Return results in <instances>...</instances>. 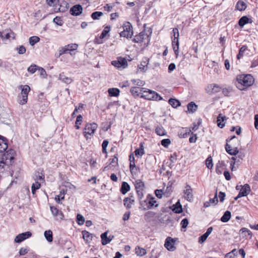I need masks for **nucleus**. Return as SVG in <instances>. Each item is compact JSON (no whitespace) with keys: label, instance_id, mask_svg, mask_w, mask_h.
Wrapping results in <instances>:
<instances>
[{"label":"nucleus","instance_id":"nucleus-1","mask_svg":"<svg viewBox=\"0 0 258 258\" xmlns=\"http://www.w3.org/2000/svg\"><path fill=\"white\" fill-rule=\"evenodd\" d=\"M254 80L252 75L249 74H242L236 76L235 84L240 90H244L251 86L254 83Z\"/></svg>","mask_w":258,"mask_h":258},{"label":"nucleus","instance_id":"nucleus-2","mask_svg":"<svg viewBox=\"0 0 258 258\" xmlns=\"http://www.w3.org/2000/svg\"><path fill=\"white\" fill-rule=\"evenodd\" d=\"M150 40L149 35L147 34L145 31H143L139 35L135 36L133 41L136 43L134 46L137 48V53L148 45Z\"/></svg>","mask_w":258,"mask_h":258},{"label":"nucleus","instance_id":"nucleus-3","mask_svg":"<svg viewBox=\"0 0 258 258\" xmlns=\"http://www.w3.org/2000/svg\"><path fill=\"white\" fill-rule=\"evenodd\" d=\"M142 98L148 100H162L163 98L155 91L148 89H145Z\"/></svg>","mask_w":258,"mask_h":258},{"label":"nucleus","instance_id":"nucleus-4","mask_svg":"<svg viewBox=\"0 0 258 258\" xmlns=\"http://www.w3.org/2000/svg\"><path fill=\"white\" fill-rule=\"evenodd\" d=\"M172 32L173 33V37H172V44L173 49L176 57L178 55L179 53V32L178 30L176 28L173 29Z\"/></svg>","mask_w":258,"mask_h":258},{"label":"nucleus","instance_id":"nucleus-5","mask_svg":"<svg viewBox=\"0 0 258 258\" xmlns=\"http://www.w3.org/2000/svg\"><path fill=\"white\" fill-rule=\"evenodd\" d=\"M156 203L155 198L148 197L145 200L141 201V205L143 210H146L154 206L157 207V205H155Z\"/></svg>","mask_w":258,"mask_h":258},{"label":"nucleus","instance_id":"nucleus-6","mask_svg":"<svg viewBox=\"0 0 258 258\" xmlns=\"http://www.w3.org/2000/svg\"><path fill=\"white\" fill-rule=\"evenodd\" d=\"M221 90V88L219 85L216 84H211L208 85L205 91L207 93L210 95L214 94L219 92Z\"/></svg>","mask_w":258,"mask_h":258},{"label":"nucleus","instance_id":"nucleus-7","mask_svg":"<svg viewBox=\"0 0 258 258\" xmlns=\"http://www.w3.org/2000/svg\"><path fill=\"white\" fill-rule=\"evenodd\" d=\"M97 127V124L95 123H87L86 124L85 130L84 132V136L88 138L87 135H93Z\"/></svg>","mask_w":258,"mask_h":258},{"label":"nucleus","instance_id":"nucleus-8","mask_svg":"<svg viewBox=\"0 0 258 258\" xmlns=\"http://www.w3.org/2000/svg\"><path fill=\"white\" fill-rule=\"evenodd\" d=\"M250 187L249 184H245L240 188V191L238 196L235 198V200H237L238 198L242 197L247 196L250 192Z\"/></svg>","mask_w":258,"mask_h":258},{"label":"nucleus","instance_id":"nucleus-9","mask_svg":"<svg viewBox=\"0 0 258 258\" xmlns=\"http://www.w3.org/2000/svg\"><path fill=\"white\" fill-rule=\"evenodd\" d=\"M135 186L139 197L141 198L143 196L144 183L141 180L138 179L135 182Z\"/></svg>","mask_w":258,"mask_h":258},{"label":"nucleus","instance_id":"nucleus-10","mask_svg":"<svg viewBox=\"0 0 258 258\" xmlns=\"http://www.w3.org/2000/svg\"><path fill=\"white\" fill-rule=\"evenodd\" d=\"M111 160L109 164L105 166L103 171H108L110 169L112 170H114L115 168L118 165V158L116 156H114V157L112 159H110L109 161Z\"/></svg>","mask_w":258,"mask_h":258},{"label":"nucleus","instance_id":"nucleus-11","mask_svg":"<svg viewBox=\"0 0 258 258\" xmlns=\"http://www.w3.org/2000/svg\"><path fill=\"white\" fill-rule=\"evenodd\" d=\"M175 240L170 237H168L165 240L164 246L169 251H173L175 250Z\"/></svg>","mask_w":258,"mask_h":258},{"label":"nucleus","instance_id":"nucleus-12","mask_svg":"<svg viewBox=\"0 0 258 258\" xmlns=\"http://www.w3.org/2000/svg\"><path fill=\"white\" fill-rule=\"evenodd\" d=\"M184 193V198L188 201H192L194 199L193 195H192V189L191 186L186 184L184 187V190L183 191Z\"/></svg>","mask_w":258,"mask_h":258},{"label":"nucleus","instance_id":"nucleus-13","mask_svg":"<svg viewBox=\"0 0 258 258\" xmlns=\"http://www.w3.org/2000/svg\"><path fill=\"white\" fill-rule=\"evenodd\" d=\"M111 64L115 67L118 68H125L127 67V61L124 58L119 57L117 60H113L111 61Z\"/></svg>","mask_w":258,"mask_h":258},{"label":"nucleus","instance_id":"nucleus-14","mask_svg":"<svg viewBox=\"0 0 258 258\" xmlns=\"http://www.w3.org/2000/svg\"><path fill=\"white\" fill-rule=\"evenodd\" d=\"M83 11V8L80 4L73 6L70 10V13L72 16H79Z\"/></svg>","mask_w":258,"mask_h":258},{"label":"nucleus","instance_id":"nucleus-15","mask_svg":"<svg viewBox=\"0 0 258 258\" xmlns=\"http://www.w3.org/2000/svg\"><path fill=\"white\" fill-rule=\"evenodd\" d=\"M31 235V233L29 231L19 234L16 237L15 242L16 243H20L26 239L30 237Z\"/></svg>","mask_w":258,"mask_h":258},{"label":"nucleus","instance_id":"nucleus-16","mask_svg":"<svg viewBox=\"0 0 258 258\" xmlns=\"http://www.w3.org/2000/svg\"><path fill=\"white\" fill-rule=\"evenodd\" d=\"M149 62V58L144 57L140 65L138 66V70L141 72H144L148 69V65Z\"/></svg>","mask_w":258,"mask_h":258},{"label":"nucleus","instance_id":"nucleus-17","mask_svg":"<svg viewBox=\"0 0 258 258\" xmlns=\"http://www.w3.org/2000/svg\"><path fill=\"white\" fill-rule=\"evenodd\" d=\"M145 88L141 87H132L131 92L134 96H139L142 98Z\"/></svg>","mask_w":258,"mask_h":258},{"label":"nucleus","instance_id":"nucleus-18","mask_svg":"<svg viewBox=\"0 0 258 258\" xmlns=\"http://www.w3.org/2000/svg\"><path fill=\"white\" fill-rule=\"evenodd\" d=\"M8 147V140L6 138L0 136V152L5 151Z\"/></svg>","mask_w":258,"mask_h":258},{"label":"nucleus","instance_id":"nucleus-19","mask_svg":"<svg viewBox=\"0 0 258 258\" xmlns=\"http://www.w3.org/2000/svg\"><path fill=\"white\" fill-rule=\"evenodd\" d=\"M50 208L51 213L53 215V216L60 220H62L63 219V215L62 213H61V212L59 211L57 208L53 206H50Z\"/></svg>","mask_w":258,"mask_h":258},{"label":"nucleus","instance_id":"nucleus-20","mask_svg":"<svg viewBox=\"0 0 258 258\" xmlns=\"http://www.w3.org/2000/svg\"><path fill=\"white\" fill-rule=\"evenodd\" d=\"M3 34L4 37L3 40L9 39L12 38L14 39L15 38L16 34L14 33L11 30H7L5 32H2Z\"/></svg>","mask_w":258,"mask_h":258},{"label":"nucleus","instance_id":"nucleus-21","mask_svg":"<svg viewBox=\"0 0 258 258\" xmlns=\"http://www.w3.org/2000/svg\"><path fill=\"white\" fill-rule=\"evenodd\" d=\"M131 157L130 155V172L132 173L133 177L135 178L139 174L140 171L139 168L135 166L134 162H133V164L131 163Z\"/></svg>","mask_w":258,"mask_h":258},{"label":"nucleus","instance_id":"nucleus-22","mask_svg":"<svg viewBox=\"0 0 258 258\" xmlns=\"http://www.w3.org/2000/svg\"><path fill=\"white\" fill-rule=\"evenodd\" d=\"M212 230L213 228L212 227L208 228L206 233L199 238V242L201 244L204 243L209 235L211 233Z\"/></svg>","mask_w":258,"mask_h":258},{"label":"nucleus","instance_id":"nucleus-23","mask_svg":"<svg viewBox=\"0 0 258 258\" xmlns=\"http://www.w3.org/2000/svg\"><path fill=\"white\" fill-rule=\"evenodd\" d=\"M225 149L226 152L231 155H236L239 152L237 148H232V147L228 144H226Z\"/></svg>","mask_w":258,"mask_h":258},{"label":"nucleus","instance_id":"nucleus-24","mask_svg":"<svg viewBox=\"0 0 258 258\" xmlns=\"http://www.w3.org/2000/svg\"><path fill=\"white\" fill-rule=\"evenodd\" d=\"M129 22H126L123 26V31L120 32V36L121 37H126L128 38L129 37Z\"/></svg>","mask_w":258,"mask_h":258},{"label":"nucleus","instance_id":"nucleus-25","mask_svg":"<svg viewBox=\"0 0 258 258\" xmlns=\"http://www.w3.org/2000/svg\"><path fill=\"white\" fill-rule=\"evenodd\" d=\"M226 119L225 116L223 115L222 114H219L217 119V125L220 128H223L225 124V121Z\"/></svg>","mask_w":258,"mask_h":258},{"label":"nucleus","instance_id":"nucleus-26","mask_svg":"<svg viewBox=\"0 0 258 258\" xmlns=\"http://www.w3.org/2000/svg\"><path fill=\"white\" fill-rule=\"evenodd\" d=\"M108 232L106 231L101 235V243L103 245H105L112 240V238H110V237H107Z\"/></svg>","mask_w":258,"mask_h":258},{"label":"nucleus","instance_id":"nucleus-27","mask_svg":"<svg viewBox=\"0 0 258 258\" xmlns=\"http://www.w3.org/2000/svg\"><path fill=\"white\" fill-rule=\"evenodd\" d=\"M9 154H4L3 156L2 159L0 161V168H4V166L7 164V160L9 158L10 161L14 159V157L12 156L8 157Z\"/></svg>","mask_w":258,"mask_h":258},{"label":"nucleus","instance_id":"nucleus-28","mask_svg":"<svg viewBox=\"0 0 258 258\" xmlns=\"http://www.w3.org/2000/svg\"><path fill=\"white\" fill-rule=\"evenodd\" d=\"M59 80L67 84H70L73 81L72 79L66 77L63 73L59 74Z\"/></svg>","mask_w":258,"mask_h":258},{"label":"nucleus","instance_id":"nucleus-29","mask_svg":"<svg viewBox=\"0 0 258 258\" xmlns=\"http://www.w3.org/2000/svg\"><path fill=\"white\" fill-rule=\"evenodd\" d=\"M109 95L111 97H117L119 95L120 90L118 88H111L108 90Z\"/></svg>","mask_w":258,"mask_h":258},{"label":"nucleus","instance_id":"nucleus-30","mask_svg":"<svg viewBox=\"0 0 258 258\" xmlns=\"http://www.w3.org/2000/svg\"><path fill=\"white\" fill-rule=\"evenodd\" d=\"M246 5L244 2L238 1L236 5V9L239 11H242L246 9Z\"/></svg>","mask_w":258,"mask_h":258},{"label":"nucleus","instance_id":"nucleus-31","mask_svg":"<svg viewBox=\"0 0 258 258\" xmlns=\"http://www.w3.org/2000/svg\"><path fill=\"white\" fill-rule=\"evenodd\" d=\"M44 235L48 242H51L53 241L52 232L50 230H46L44 233Z\"/></svg>","mask_w":258,"mask_h":258},{"label":"nucleus","instance_id":"nucleus-32","mask_svg":"<svg viewBox=\"0 0 258 258\" xmlns=\"http://www.w3.org/2000/svg\"><path fill=\"white\" fill-rule=\"evenodd\" d=\"M120 190L123 195H125L129 191V184L128 183L125 181L122 182Z\"/></svg>","mask_w":258,"mask_h":258},{"label":"nucleus","instance_id":"nucleus-33","mask_svg":"<svg viewBox=\"0 0 258 258\" xmlns=\"http://www.w3.org/2000/svg\"><path fill=\"white\" fill-rule=\"evenodd\" d=\"M156 134L160 136H165L167 134L166 130L162 126H158L156 127Z\"/></svg>","mask_w":258,"mask_h":258},{"label":"nucleus","instance_id":"nucleus-34","mask_svg":"<svg viewBox=\"0 0 258 258\" xmlns=\"http://www.w3.org/2000/svg\"><path fill=\"white\" fill-rule=\"evenodd\" d=\"M231 218V213L230 212L227 211H226L224 215L221 218V220L223 222H228Z\"/></svg>","mask_w":258,"mask_h":258},{"label":"nucleus","instance_id":"nucleus-35","mask_svg":"<svg viewBox=\"0 0 258 258\" xmlns=\"http://www.w3.org/2000/svg\"><path fill=\"white\" fill-rule=\"evenodd\" d=\"M65 192L64 190H62L60 191V194L59 195H56L55 197V200L56 202L58 204H61L60 202V200H63L64 199V195Z\"/></svg>","mask_w":258,"mask_h":258},{"label":"nucleus","instance_id":"nucleus-36","mask_svg":"<svg viewBox=\"0 0 258 258\" xmlns=\"http://www.w3.org/2000/svg\"><path fill=\"white\" fill-rule=\"evenodd\" d=\"M198 108V106L194 102H191L187 105V109L189 112H195Z\"/></svg>","mask_w":258,"mask_h":258},{"label":"nucleus","instance_id":"nucleus-37","mask_svg":"<svg viewBox=\"0 0 258 258\" xmlns=\"http://www.w3.org/2000/svg\"><path fill=\"white\" fill-rule=\"evenodd\" d=\"M168 102L174 108H176L180 105V102L175 99L170 98Z\"/></svg>","mask_w":258,"mask_h":258},{"label":"nucleus","instance_id":"nucleus-38","mask_svg":"<svg viewBox=\"0 0 258 258\" xmlns=\"http://www.w3.org/2000/svg\"><path fill=\"white\" fill-rule=\"evenodd\" d=\"M249 21V19L246 16L242 17L239 20L238 24L240 26L243 27L245 24H247Z\"/></svg>","mask_w":258,"mask_h":258},{"label":"nucleus","instance_id":"nucleus-39","mask_svg":"<svg viewBox=\"0 0 258 258\" xmlns=\"http://www.w3.org/2000/svg\"><path fill=\"white\" fill-rule=\"evenodd\" d=\"M44 178V175L42 173V171H41V172H39L38 171L37 173H35L34 179L35 181H38V180H43Z\"/></svg>","mask_w":258,"mask_h":258},{"label":"nucleus","instance_id":"nucleus-40","mask_svg":"<svg viewBox=\"0 0 258 258\" xmlns=\"http://www.w3.org/2000/svg\"><path fill=\"white\" fill-rule=\"evenodd\" d=\"M136 253L138 256H143L146 254V250L143 248L137 247L136 248Z\"/></svg>","mask_w":258,"mask_h":258},{"label":"nucleus","instance_id":"nucleus-41","mask_svg":"<svg viewBox=\"0 0 258 258\" xmlns=\"http://www.w3.org/2000/svg\"><path fill=\"white\" fill-rule=\"evenodd\" d=\"M240 233L241 234H244L243 236V237L247 236L246 233L248 235L250 236V237H252V232L246 228H242L240 230Z\"/></svg>","mask_w":258,"mask_h":258},{"label":"nucleus","instance_id":"nucleus-42","mask_svg":"<svg viewBox=\"0 0 258 258\" xmlns=\"http://www.w3.org/2000/svg\"><path fill=\"white\" fill-rule=\"evenodd\" d=\"M39 40L40 38L36 36L30 37L29 39V43L31 46L35 45L36 43L39 42Z\"/></svg>","mask_w":258,"mask_h":258},{"label":"nucleus","instance_id":"nucleus-43","mask_svg":"<svg viewBox=\"0 0 258 258\" xmlns=\"http://www.w3.org/2000/svg\"><path fill=\"white\" fill-rule=\"evenodd\" d=\"M119 87L124 91L127 92L129 88V83L128 81L122 82L119 83Z\"/></svg>","mask_w":258,"mask_h":258},{"label":"nucleus","instance_id":"nucleus-44","mask_svg":"<svg viewBox=\"0 0 258 258\" xmlns=\"http://www.w3.org/2000/svg\"><path fill=\"white\" fill-rule=\"evenodd\" d=\"M247 49V47L246 46H242L240 49H239V53L237 55V59H239L241 57H242L244 53V52Z\"/></svg>","mask_w":258,"mask_h":258},{"label":"nucleus","instance_id":"nucleus-45","mask_svg":"<svg viewBox=\"0 0 258 258\" xmlns=\"http://www.w3.org/2000/svg\"><path fill=\"white\" fill-rule=\"evenodd\" d=\"M182 206L178 201L177 202L174 206V208L173 209V211L176 213H180L182 212Z\"/></svg>","mask_w":258,"mask_h":258},{"label":"nucleus","instance_id":"nucleus-46","mask_svg":"<svg viewBox=\"0 0 258 258\" xmlns=\"http://www.w3.org/2000/svg\"><path fill=\"white\" fill-rule=\"evenodd\" d=\"M18 97H19L18 101L20 104L23 105V104H25L27 102V99H28V96L25 95H21V96L19 95L18 96Z\"/></svg>","mask_w":258,"mask_h":258},{"label":"nucleus","instance_id":"nucleus-47","mask_svg":"<svg viewBox=\"0 0 258 258\" xmlns=\"http://www.w3.org/2000/svg\"><path fill=\"white\" fill-rule=\"evenodd\" d=\"M82 234L83 238L87 241H88L89 240H91L93 237L92 234L90 233L88 231H83L82 232Z\"/></svg>","mask_w":258,"mask_h":258},{"label":"nucleus","instance_id":"nucleus-48","mask_svg":"<svg viewBox=\"0 0 258 258\" xmlns=\"http://www.w3.org/2000/svg\"><path fill=\"white\" fill-rule=\"evenodd\" d=\"M110 26H106L104 30L102 31L101 35L100 36V39H103L107 34L108 33H109L110 31Z\"/></svg>","mask_w":258,"mask_h":258},{"label":"nucleus","instance_id":"nucleus-49","mask_svg":"<svg viewBox=\"0 0 258 258\" xmlns=\"http://www.w3.org/2000/svg\"><path fill=\"white\" fill-rule=\"evenodd\" d=\"M103 15L101 12L96 11L92 13L91 17L93 20H98L99 17Z\"/></svg>","mask_w":258,"mask_h":258},{"label":"nucleus","instance_id":"nucleus-50","mask_svg":"<svg viewBox=\"0 0 258 258\" xmlns=\"http://www.w3.org/2000/svg\"><path fill=\"white\" fill-rule=\"evenodd\" d=\"M77 222L79 225H83L85 222L84 217L81 214H78L77 216Z\"/></svg>","mask_w":258,"mask_h":258},{"label":"nucleus","instance_id":"nucleus-51","mask_svg":"<svg viewBox=\"0 0 258 258\" xmlns=\"http://www.w3.org/2000/svg\"><path fill=\"white\" fill-rule=\"evenodd\" d=\"M69 51H72L76 50L78 48V45L76 43H71L66 45Z\"/></svg>","mask_w":258,"mask_h":258},{"label":"nucleus","instance_id":"nucleus-52","mask_svg":"<svg viewBox=\"0 0 258 258\" xmlns=\"http://www.w3.org/2000/svg\"><path fill=\"white\" fill-rule=\"evenodd\" d=\"M206 165L208 168L212 169L213 166L212 158L211 156L208 157L206 160Z\"/></svg>","mask_w":258,"mask_h":258},{"label":"nucleus","instance_id":"nucleus-53","mask_svg":"<svg viewBox=\"0 0 258 258\" xmlns=\"http://www.w3.org/2000/svg\"><path fill=\"white\" fill-rule=\"evenodd\" d=\"M132 82L134 85H137L138 87L143 86L145 84L144 82L140 79L133 80Z\"/></svg>","mask_w":258,"mask_h":258},{"label":"nucleus","instance_id":"nucleus-54","mask_svg":"<svg viewBox=\"0 0 258 258\" xmlns=\"http://www.w3.org/2000/svg\"><path fill=\"white\" fill-rule=\"evenodd\" d=\"M30 90V88L29 86H23L21 91V95H25L28 96V93L29 92Z\"/></svg>","mask_w":258,"mask_h":258},{"label":"nucleus","instance_id":"nucleus-55","mask_svg":"<svg viewBox=\"0 0 258 258\" xmlns=\"http://www.w3.org/2000/svg\"><path fill=\"white\" fill-rule=\"evenodd\" d=\"M82 120H83V117L80 114L77 116V119L76 121V125H75V127H76V129L78 130L80 128L79 125L81 124V123L82 121Z\"/></svg>","mask_w":258,"mask_h":258},{"label":"nucleus","instance_id":"nucleus-56","mask_svg":"<svg viewBox=\"0 0 258 258\" xmlns=\"http://www.w3.org/2000/svg\"><path fill=\"white\" fill-rule=\"evenodd\" d=\"M109 142L107 140H105L103 141L102 144V152L104 154H107V147L108 145Z\"/></svg>","mask_w":258,"mask_h":258},{"label":"nucleus","instance_id":"nucleus-57","mask_svg":"<svg viewBox=\"0 0 258 258\" xmlns=\"http://www.w3.org/2000/svg\"><path fill=\"white\" fill-rule=\"evenodd\" d=\"M161 144L164 147H168L171 144V141L169 139H163L161 141Z\"/></svg>","mask_w":258,"mask_h":258},{"label":"nucleus","instance_id":"nucleus-58","mask_svg":"<svg viewBox=\"0 0 258 258\" xmlns=\"http://www.w3.org/2000/svg\"><path fill=\"white\" fill-rule=\"evenodd\" d=\"M38 66L36 64H31L28 68L27 69L28 72H30L31 74H34L37 69H38Z\"/></svg>","mask_w":258,"mask_h":258},{"label":"nucleus","instance_id":"nucleus-59","mask_svg":"<svg viewBox=\"0 0 258 258\" xmlns=\"http://www.w3.org/2000/svg\"><path fill=\"white\" fill-rule=\"evenodd\" d=\"M53 22L55 23L56 24H57V25L58 26H62L63 25V21L62 20H61V18L60 17H55L53 20Z\"/></svg>","mask_w":258,"mask_h":258},{"label":"nucleus","instance_id":"nucleus-60","mask_svg":"<svg viewBox=\"0 0 258 258\" xmlns=\"http://www.w3.org/2000/svg\"><path fill=\"white\" fill-rule=\"evenodd\" d=\"M59 55H62L64 53L68 52V49H67L66 45L63 47H60L58 49Z\"/></svg>","mask_w":258,"mask_h":258},{"label":"nucleus","instance_id":"nucleus-61","mask_svg":"<svg viewBox=\"0 0 258 258\" xmlns=\"http://www.w3.org/2000/svg\"><path fill=\"white\" fill-rule=\"evenodd\" d=\"M38 70L39 72L40 76L42 78H45L47 76L46 72L43 68L38 67Z\"/></svg>","mask_w":258,"mask_h":258},{"label":"nucleus","instance_id":"nucleus-62","mask_svg":"<svg viewBox=\"0 0 258 258\" xmlns=\"http://www.w3.org/2000/svg\"><path fill=\"white\" fill-rule=\"evenodd\" d=\"M183 134L182 135L181 133L180 134V137L181 138H186L188 135L190 134V131L188 130V128H184L182 130Z\"/></svg>","mask_w":258,"mask_h":258},{"label":"nucleus","instance_id":"nucleus-63","mask_svg":"<svg viewBox=\"0 0 258 258\" xmlns=\"http://www.w3.org/2000/svg\"><path fill=\"white\" fill-rule=\"evenodd\" d=\"M17 50L19 54H22L25 53L26 48L23 45H21L19 46V47H17Z\"/></svg>","mask_w":258,"mask_h":258},{"label":"nucleus","instance_id":"nucleus-64","mask_svg":"<svg viewBox=\"0 0 258 258\" xmlns=\"http://www.w3.org/2000/svg\"><path fill=\"white\" fill-rule=\"evenodd\" d=\"M188 224V221L187 219L185 218L182 220L181 221L180 224L182 228H185L187 227Z\"/></svg>","mask_w":258,"mask_h":258}]
</instances>
